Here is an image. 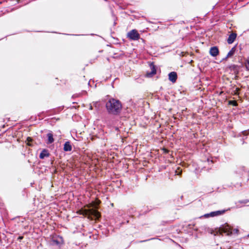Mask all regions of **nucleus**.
<instances>
[{
    "label": "nucleus",
    "instance_id": "10",
    "mask_svg": "<svg viewBox=\"0 0 249 249\" xmlns=\"http://www.w3.org/2000/svg\"><path fill=\"white\" fill-rule=\"evenodd\" d=\"M150 67H151V71L150 73H147V74H146L147 77H148L152 76L153 75L156 74V69H155L154 66L151 65Z\"/></svg>",
    "mask_w": 249,
    "mask_h": 249
},
{
    "label": "nucleus",
    "instance_id": "6",
    "mask_svg": "<svg viewBox=\"0 0 249 249\" xmlns=\"http://www.w3.org/2000/svg\"><path fill=\"white\" fill-rule=\"evenodd\" d=\"M224 211H217L215 212H212L209 213L204 214L203 216L205 218H208L209 217H214L223 214L224 213Z\"/></svg>",
    "mask_w": 249,
    "mask_h": 249
},
{
    "label": "nucleus",
    "instance_id": "19",
    "mask_svg": "<svg viewBox=\"0 0 249 249\" xmlns=\"http://www.w3.org/2000/svg\"><path fill=\"white\" fill-rule=\"evenodd\" d=\"M27 141H28V142H29L30 141H31V139L30 138L28 137V138H27Z\"/></svg>",
    "mask_w": 249,
    "mask_h": 249
},
{
    "label": "nucleus",
    "instance_id": "16",
    "mask_svg": "<svg viewBox=\"0 0 249 249\" xmlns=\"http://www.w3.org/2000/svg\"><path fill=\"white\" fill-rule=\"evenodd\" d=\"M245 66L247 69L249 71V59L247 60L245 63Z\"/></svg>",
    "mask_w": 249,
    "mask_h": 249
},
{
    "label": "nucleus",
    "instance_id": "9",
    "mask_svg": "<svg viewBox=\"0 0 249 249\" xmlns=\"http://www.w3.org/2000/svg\"><path fill=\"white\" fill-rule=\"evenodd\" d=\"M64 150L65 151H70L71 150V146L69 142H67L64 145Z\"/></svg>",
    "mask_w": 249,
    "mask_h": 249
},
{
    "label": "nucleus",
    "instance_id": "5",
    "mask_svg": "<svg viewBox=\"0 0 249 249\" xmlns=\"http://www.w3.org/2000/svg\"><path fill=\"white\" fill-rule=\"evenodd\" d=\"M128 37L133 40H137L139 38L140 36L137 31L135 30H133L127 34Z\"/></svg>",
    "mask_w": 249,
    "mask_h": 249
},
{
    "label": "nucleus",
    "instance_id": "11",
    "mask_svg": "<svg viewBox=\"0 0 249 249\" xmlns=\"http://www.w3.org/2000/svg\"><path fill=\"white\" fill-rule=\"evenodd\" d=\"M235 38H236L235 34H232L230 35L228 39V42L229 44L232 43L235 40Z\"/></svg>",
    "mask_w": 249,
    "mask_h": 249
},
{
    "label": "nucleus",
    "instance_id": "12",
    "mask_svg": "<svg viewBox=\"0 0 249 249\" xmlns=\"http://www.w3.org/2000/svg\"><path fill=\"white\" fill-rule=\"evenodd\" d=\"M49 156V153L46 150H44L42 151V152L40 154L39 158L41 159H44L45 157H47Z\"/></svg>",
    "mask_w": 249,
    "mask_h": 249
},
{
    "label": "nucleus",
    "instance_id": "17",
    "mask_svg": "<svg viewBox=\"0 0 249 249\" xmlns=\"http://www.w3.org/2000/svg\"><path fill=\"white\" fill-rule=\"evenodd\" d=\"M175 173H176V174L177 175H180V171H179V168H178V169L176 171V172H175Z\"/></svg>",
    "mask_w": 249,
    "mask_h": 249
},
{
    "label": "nucleus",
    "instance_id": "13",
    "mask_svg": "<svg viewBox=\"0 0 249 249\" xmlns=\"http://www.w3.org/2000/svg\"><path fill=\"white\" fill-rule=\"evenodd\" d=\"M48 142L47 143H52L53 142L54 139L53 138V134L51 133L47 134Z\"/></svg>",
    "mask_w": 249,
    "mask_h": 249
},
{
    "label": "nucleus",
    "instance_id": "18",
    "mask_svg": "<svg viewBox=\"0 0 249 249\" xmlns=\"http://www.w3.org/2000/svg\"><path fill=\"white\" fill-rule=\"evenodd\" d=\"M247 132L246 131H243L242 132V133L243 135H247Z\"/></svg>",
    "mask_w": 249,
    "mask_h": 249
},
{
    "label": "nucleus",
    "instance_id": "8",
    "mask_svg": "<svg viewBox=\"0 0 249 249\" xmlns=\"http://www.w3.org/2000/svg\"><path fill=\"white\" fill-rule=\"evenodd\" d=\"M169 79L173 83L176 82L177 78V74L175 72H171L169 74Z\"/></svg>",
    "mask_w": 249,
    "mask_h": 249
},
{
    "label": "nucleus",
    "instance_id": "20",
    "mask_svg": "<svg viewBox=\"0 0 249 249\" xmlns=\"http://www.w3.org/2000/svg\"><path fill=\"white\" fill-rule=\"evenodd\" d=\"M248 236L249 237V234L248 235Z\"/></svg>",
    "mask_w": 249,
    "mask_h": 249
},
{
    "label": "nucleus",
    "instance_id": "4",
    "mask_svg": "<svg viewBox=\"0 0 249 249\" xmlns=\"http://www.w3.org/2000/svg\"><path fill=\"white\" fill-rule=\"evenodd\" d=\"M63 240L61 237L59 236H54L52 237L51 244L53 246L54 249H58L63 244Z\"/></svg>",
    "mask_w": 249,
    "mask_h": 249
},
{
    "label": "nucleus",
    "instance_id": "14",
    "mask_svg": "<svg viewBox=\"0 0 249 249\" xmlns=\"http://www.w3.org/2000/svg\"><path fill=\"white\" fill-rule=\"evenodd\" d=\"M235 48H232L231 50L227 54V58H228V57H231L232 55H233V54L234 53V52H235Z\"/></svg>",
    "mask_w": 249,
    "mask_h": 249
},
{
    "label": "nucleus",
    "instance_id": "15",
    "mask_svg": "<svg viewBox=\"0 0 249 249\" xmlns=\"http://www.w3.org/2000/svg\"><path fill=\"white\" fill-rule=\"evenodd\" d=\"M229 104L232 105L233 106H236L237 105V102L233 100L229 101Z\"/></svg>",
    "mask_w": 249,
    "mask_h": 249
},
{
    "label": "nucleus",
    "instance_id": "2",
    "mask_svg": "<svg viewBox=\"0 0 249 249\" xmlns=\"http://www.w3.org/2000/svg\"><path fill=\"white\" fill-rule=\"evenodd\" d=\"M106 108L109 113L117 114L121 110L122 104L119 100L111 98L107 102Z\"/></svg>",
    "mask_w": 249,
    "mask_h": 249
},
{
    "label": "nucleus",
    "instance_id": "7",
    "mask_svg": "<svg viewBox=\"0 0 249 249\" xmlns=\"http://www.w3.org/2000/svg\"><path fill=\"white\" fill-rule=\"evenodd\" d=\"M210 54L213 57L216 56L219 53V50L217 47H213L210 48Z\"/></svg>",
    "mask_w": 249,
    "mask_h": 249
},
{
    "label": "nucleus",
    "instance_id": "3",
    "mask_svg": "<svg viewBox=\"0 0 249 249\" xmlns=\"http://www.w3.org/2000/svg\"><path fill=\"white\" fill-rule=\"evenodd\" d=\"M238 232V230L237 229H232L226 223L222 225L219 228L216 229L215 231H213L211 233L214 235H217L218 233L222 234V233H225L228 235H229L232 234H237Z\"/></svg>",
    "mask_w": 249,
    "mask_h": 249
},
{
    "label": "nucleus",
    "instance_id": "1",
    "mask_svg": "<svg viewBox=\"0 0 249 249\" xmlns=\"http://www.w3.org/2000/svg\"><path fill=\"white\" fill-rule=\"evenodd\" d=\"M100 201L93 202L87 206L88 209L84 208L78 211V213L85 216H87L89 219H96L99 218L100 214L99 213L93 208H96L100 203Z\"/></svg>",
    "mask_w": 249,
    "mask_h": 249
}]
</instances>
